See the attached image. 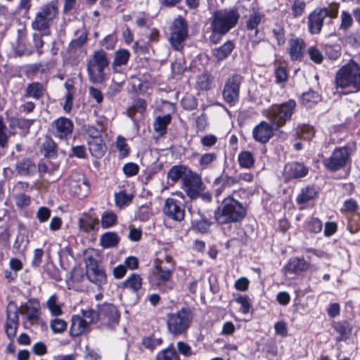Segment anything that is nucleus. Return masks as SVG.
Returning a JSON list of instances; mask_svg holds the SVG:
<instances>
[{"label":"nucleus","instance_id":"obj_12","mask_svg":"<svg viewBox=\"0 0 360 360\" xmlns=\"http://www.w3.org/2000/svg\"><path fill=\"white\" fill-rule=\"evenodd\" d=\"M68 192L78 198L85 197L89 191V185L85 176L80 173L72 174L65 181Z\"/></svg>","mask_w":360,"mask_h":360},{"label":"nucleus","instance_id":"obj_40","mask_svg":"<svg viewBox=\"0 0 360 360\" xmlns=\"http://www.w3.org/2000/svg\"><path fill=\"white\" fill-rule=\"evenodd\" d=\"M238 162L240 167L244 168H250L253 166L255 158L252 153L250 151H242L238 155Z\"/></svg>","mask_w":360,"mask_h":360},{"label":"nucleus","instance_id":"obj_62","mask_svg":"<svg viewBox=\"0 0 360 360\" xmlns=\"http://www.w3.org/2000/svg\"><path fill=\"white\" fill-rule=\"evenodd\" d=\"M275 77L277 83H283L288 79V73L284 67L279 66L275 70Z\"/></svg>","mask_w":360,"mask_h":360},{"label":"nucleus","instance_id":"obj_30","mask_svg":"<svg viewBox=\"0 0 360 360\" xmlns=\"http://www.w3.org/2000/svg\"><path fill=\"white\" fill-rule=\"evenodd\" d=\"M120 238L115 232H106L100 238V245L103 248H112L117 245Z\"/></svg>","mask_w":360,"mask_h":360},{"label":"nucleus","instance_id":"obj_52","mask_svg":"<svg viewBox=\"0 0 360 360\" xmlns=\"http://www.w3.org/2000/svg\"><path fill=\"white\" fill-rule=\"evenodd\" d=\"M178 352L185 357H190L194 354L191 347L186 342L179 341L176 343Z\"/></svg>","mask_w":360,"mask_h":360},{"label":"nucleus","instance_id":"obj_11","mask_svg":"<svg viewBox=\"0 0 360 360\" xmlns=\"http://www.w3.org/2000/svg\"><path fill=\"white\" fill-rule=\"evenodd\" d=\"M188 37L186 21L181 17L176 18L172 25L169 41L172 47L176 51L184 48V42Z\"/></svg>","mask_w":360,"mask_h":360},{"label":"nucleus","instance_id":"obj_46","mask_svg":"<svg viewBox=\"0 0 360 360\" xmlns=\"http://www.w3.org/2000/svg\"><path fill=\"white\" fill-rule=\"evenodd\" d=\"M67 322L62 319L56 318L50 322V327L54 333H62L67 329Z\"/></svg>","mask_w":360,"mask_h":360},{"label":"nucleus","instance_id":"obj_25","mask_svg":"<svg viewBox=\"0 0 360 360\" xmlns=\"http://www.w3.org/2000/svg\"><path fill=\"white\" fill-rule=\"evenodd\" d=\"M130 53L127 49H119L115 52L112 68L115 72H121L122 66L127 65Z\"/></svg>","mask_w":360,"mask_h":360},{"label":"nucleus","instance_id":"obj_23","mask_svg":"<svg viewBox=\"0 0 360 360\" xmlns=\"http://www.w3.org/2000/svg\"><path fill=\"white\" fill-rule=\"evenodd\" d=\"M86 275L91 283H94L99 288L106 283L107 276L104 269L101 266L86 270Z\"/></svg>","mask_w":360,"mask_h":360},{"label":"nucleus","instance_id":"obj_13","mask_svg":"<svg viewBox=\"0 0 360 360\" xmlns=\"http://www.w3.org/2000/svg\"><path fill=\"white\" fill-rule=\"evenodd\" d=\"M242 82L243 77L239 75H231L226 80L222 96L226 103L232 105L238 101Z\"/></svg>","mask_w":360,"mask_h":360},{"label":"nucleus","instance_id":"obj_64","mask_svg":"<svg viewBox=\"0 0 360 360\" xmlns=\"http://www.w3.org/2000/svg\"><path fill=\"white\" fill-rule=\"evenodd\" d=\"M314 135V128L309 125H304L300 128V136L302 139L310 140Z\"/></svg>","mask_w":360,"mask_h":360},{"label":"nucleus","instance_id":"obj_61","mask_svg":"<svg viewBox=\"0 0 360 360\" xmlns=\"http://www.w3.org/2000/svg\"><path fill=\"white\" fill-rule=\"evenodd\" d=\"M51 216V210L46 207H40L37 212V217L40 222H45Z\"/></svg>","mask_w":360,"mask_h":360},{"label":"nucleus","instance_id":"obj_58","mask_svg":"<svg viewBox=\"0 0 360 360\" xmlns=\"http://www.w3.org/2000/svg\"><path fill=\"white\" fill-rule=\"evenodd\" d=\"M15 204L18 207H22L30 204V197L24 193L17 194L14 197Z\"/></svg>","mask_w":360,"mask_h":360},{"label":"nucleus","instance_id":"obj_56","mask_svg":"<svg viewBox=\"0 0 360 360\" xmlns=\"http://www.w3.org/2000/svg\"><path fill=\"white\" fill-rule=\"evenodd\" d=\"M322 222L317 218L311 219L307 225L308 230L314 233H319L322 230Z\"/></svg>","mask_w":360,"mask_h":360},{"label":"nucleus","instance_id":"obj_33","mask_svg":"<svg viewBox=\"0 0 360 360\" xmlns=\"http://www.w3.org/2000/svg\"><path fill=\"white\" fill-rule=\"evenodd\" d=\"M35 165L30 159H23L16 163L17 172L23 176H27L35 171Z\"/></svg>","mask_w":360,"mask_h":360},{"label":"nucleus","instance_id":"obj_7","mask_svg":"<svg viewBox=\"0 0 360 360\" xmlns=\"http://www.w3.org/2000/svg\"><path fill=\"white\" fill-rule=\"evenodd\" d=\"M109 65L107 53L103 50L95 51L87 63V72L91 82L101 83L105 79L104 70Z\"/></svg>","mask_w":360,"mask_h":360},{"label":"nucleus","instance_id":"obj_14","mask_svg":"<svg viewBox=\"0 0 360 360\" xmlns=\"http://www.w3.org/2000/svg\"><path fill=\"white\" fill-rule=\"evenodd\" d=\"M181 188L190 198L196 199L204 191L205 185L201 177L191 171L184 179Z\"/></svg>","mask_w":360,"mask_h":360},{"label":"nucleus","instance_id":"obj_24","mask_svg":"<svg viewBox=\"0 0 360 360\" xmlns=\"http://www.w3.org/2000/svg\"><path fill=\"white\" fill-rule=\"evenodd\" d=\"M191 172V170L185 165H174L169 169L167 178L172 181V184L176 183L180 179L184 182V179Z\"/></svg>","mask_w":360,"mask_h":360},{"label":"nucleus","instance_id":"obj_4","mask_svg":"<svg viewBox=\"0 0 360 360\" xmlns=\"http://www.w3.org/2000/svg\"><path fill=\"white\" fill-rule=\"evenodd\" d=\"M191 309L182 307L176 312L167 314V327L169 334L174 337L186 335L193 320Z\"/></svg>","mask_w":360,"mask_h":360},{"label":"nucleus","instance_id":"obj_49","mask_svg":"<svg viewBox=\"0 0 360 360\" xmlns=\"http://www.w3.org/2000/svg\"><path fill=\"white\" fill-rule=\"evenodd\" d=\"M162 343V339L160 338H155V337H146L143 339V346L148 349L150 351H153L158 346L160 345Z\"/></svg>","mask_w":360,"mask_h":360},{"label":"nucleus","instance_id":"obj_8","mask_svg":"<svg viewBox=\"0 0 360 360\" xmlns=\"http://www.w3.org/2000/svg\"><path fill=\"white\" fill-rule=\"evenodd\" d=\"M98 319L97 312L93 309L82 310L81 314L72 316L70 334L79 336L90 330V326Z\"/></svg>","mask_w":360,"mask_h":360},{"label":"nucleus","instance_id":"obj_26","mask_svg":"<svg viewBox=\"0 0 360 360\" xmlns=\"http://www.w3.org/2000/svg\"><path fill=\"white\" fill-rule=\"evenodd\" d=\"M309 266V262L304 258L293 257L288 261L285 268L290 273L299 274L307 270Z\"/></svg>","mask_w":360,"mask_h":360},{"label":"nucleus","instance_id":"obj_34","mask_svg":"<svg viewBox=\"0 0 360 360\" xmlns=\"http://www.w3.org/2000/svg\"><path fill=\"white\" fill-rule=\"evenodd\" d=\"M172 117L169 114L163 116H158L153 123V129L160 135L166 133L167 125L171 122Z\"/></svg>","mask_w":360,"mask_h":360},{"label":"nucleus","instance_id":"obj_35","mask_svg":"<svg viewBox=\"0 0 360 360\" xmlns=\"http://www.w3.org/2000/svg\"><path fill=\"white\" fill-rule=\"evenodd\" d=\"M213 77L208 72L200 75L196 81L195 87L200 91H208L211 88Z\"/></svg>","mask_w":360,"mask_h":360},{"label":"nucleus","instance_id":"obj_47","mask_svg":"<svg viewBox=\"0 0 360 360\" xmlns=\"http://www.w3.org/2000/svg\"><path fill=\"white\" fill-rule=\"evenodd\" d=\"M97 257V253H96L94 250L86 253L84 259L86 270H89L99 266L96 258Z\"/></svg>","mask_w":360,"mask_h":360},{"label":"nucleus","instance_id":"obj_57","mask_svg":"<svg viewBox=\"0 0 360 360\" xmlns=\"http://www.w3.org/2000/svg\"><path fill=\"white\" fill-rule=\"evenodd\" d=\"M28 243V239L26 236L22 233L17 235L13 243V249L17 251L21 250L22 247H25Z\"/></svg>","mask_w":360,"mask_h":360},{"label":"nucleus","instance_id":"obj_31","mask_svg":"<svg viewBox=\"0 0 360 360\" xmlns=\"http://www.w3.org/2000/svg\"><path fill=\"white\" fill-rule=\"evenodd\" d=\"M234 49V44L231 41L225 42L222 46L213 50V55L217 60L221 61L226 58Z\"/></svg>","mask_w":360,"mask_h":360},{"label":"nucleus","instance_id":"obj_59","mask_svg":"<svg viewBox=\"0 0 360 360\" xmlns=\"http://www.w3.org/2000/svg\"><path fill=\"white\" fill-rule=\"evenodd\" d=\"M309 58L316 63H321L323 61L321 52L316 47H310L308 50Z\"/></svg>","mask_w":360,"mask_h":360},{"label":"nucleus","instance_id":"obj_45","mask_svg":"<svg viewBox=\"0 0 360 360\" xmlns=\"http://www.w3.org/2000/svg\"><path fill=\"white\" fill-rule=\"evenodd\" d=\"M132 198L133 195L127 194L125 191H120L115 195V204L120 208L128 205Z\"/></svg>","mask_w":360,"mask_h":360},{"label":"nucleus","instance_id":"obj_19","mask_svg":"<svg viewBox=\"0 0 360 360\" xmlns=\"http://www.w3.org/2000/svg\"><path fill=\"white\" fill-rule=\"evenodd\" d=\"M164 214L169 218L180 221L184 218V209L180 201L174 198H167L163 207Z\"/></svg>","mask_w":360,"mask_h":360},{"label":"nucleus","instance_id":"obj_54","mask_svg":"<svg viewBox=\"0 0 360 360\" xmlns=\"http://www.w3.org/2000/svg\"><path fill=\"white\" fill-rule=\"evenodd\" d=\"M87 40V34L86 32H82L78 38L72 40L70 42L69 47L71 49H77L81 48Z\"/></svg>","mask_w":360,"mask_h":360},{"label":"nucleus","instance_id":"obj_44","mask_svg":"<svg viewBox=\"0 0 360 360\" xmlns=\"http://www.w3.org/2000/svg\"><path fill=\"white\" fill-rule=\"evenodd\" d=\"M262 20V15L258 12H253L248 18L246 22V27L249 30H256L257 32V27Z\"/></svg>","mask_w":360,"mask_h":360},{"label":"nucleus","instance_id":"obj_20","mask_svg":"<svg viewBox=\"0 0 360 360\" xmlns=\"http://www.w3.org/2000/svg\"><path fill=\"white\" fill-rule=\"evenodd\" d=\"M306 44L302 39L295 37L288 40V52L292 60H301Z\"/></svg>","mask_w":360,"mask_h":360},{"label":"nucleus","instance_id":"obj_18","mask_svg":"<svg viewBox=\"0 0 360 360\" xmlns=\"http://www.w3.org/2000/svg\"><path fill=\"white\" fill-rule=\"evenodd\" d=\"M97 314L98 319L110 327H114L119 322L120 314L116 307L112 304L102 305Z\"/></svg>","mask_w":360,"mask_h":360},{"label":"nucleus","instance_id":"obj_22","mask_svg":"<svg viewBox=\"0 0 360 360\" xmlns=\"http://www.w3.org/2000/svg\"><path fill=\"white\" fill-rule=\"evenodd\" d=\"M154 268H160L162 270L169 271L174 272V262L172 257L167 255L165 250L160 251L157 253V257L154 261Z\"/></svg>","mask_w":360,"mask_h":360},{"label":"nucleus","instance_id":"obj_21","mask_svg":"<svg viewBox=\"0 0 360 360\" xmlns=\"http://www.w3.org/2000/svg\"><path fill=\"white\" fill-rule=\"evenodd\" d=\"M153 276L157 281V284L164 292H167L173 288V284L169 283L173 272L153 268Z\"/></svg>","mask_w":360,"mask_h":360},{"label":"nucleus","instance_id":"obj_1","mask_svg":"<svg viewBox=\"0 0 360 360\" xmlns=\"http://www.w3.org/2000/svg\"><path fill=\"white\" fill-rule=\"evenodd\" d=\"M25 316L31 324L36 323L40 318L41 306L38 300L32 298L18 307L11 301L6 308V321L5 330L7 337L13 340L16 335L18 327V314Z\"/></svg>","mask_w":360,"mask_h":360},{"label":"nucleus","instance_id":"obj_15","mask_svg":"<svg viewBox=\"0 0 360 360\" xmlns=\"http://www.w3.org/2000/svg\"><path fill=\"white\" fill-rule=\"evenodd\" d=\"M349 158V153L347 148H337L329 158L323 160V165L331 171H337L345 166Z\"/></svg>","mask_w":360,"mask_h":360},{"label":"nucleus","instance_id":"obj_32","mask_svg":"<svg viewBox=\"0 0 360 360\" xmlns=\"http://www.w3.org/2000/svg\"><path fill=\"white\" fill-rule=\"evenodd\" d=\"M156 360H180L179 355L174 348L173 344L160 352L155 356Z\"/></svg>","mask_w":360,"mask_h":360},{"label":"nucleus","instance_id":"obj_39","mask_svg":"<svg viewBox=\"0 0 360 360\" xmlns=\"http://www.w3.org/2000/svg\"><path fill=\"white\" fill-rule=\"evenodd\" d=\"M317 191L314 187H307L302 190L297 198L299 204H302L312 200L316 197Z\"/></svg>","mask_w":360,"mask_h":360},{"label":"nucleus","instance_id":"obj_38","mask_svg":"<svg viewBox=\"0 0 360 360\" xmlns=\"http://www.w3.org/2000/svg\"><path fill=\"white\" fill-rule=\"evenodd\" d=\"M46 306L52 316H58L63 314V310L58 304V296L56 294L49 297L46 302Z\"/></svg>","mask_w":360,"mask_h":360},{"label":"nucleus","instance_id":"obj_5","mask_svg":"<svg viewBox=\"0 0 360 360\" xmlns=\"http://www.w3.org/2000/svg\"><path fill=\"white\" fill-rule=\"evenodd\" d=\"M335 83L338 87H352L355 92L360 91V67L354 61L342 66L337 72Z\"/></svg>","mask_w":360,"mask_h":360},{"label":"nucleus","instance_id":"obj_29","mask_svg":"<svg viewBox=\"0 0 360 360\" xmlns=\"http://www.w3.org/2000/svg\"><path fill=\"white\" fill-rule=\"evenodd\" d=\"M44 93V86L37 82L29 84L25 89V97H31L39 100L43 97Z\"/></svg>","mask_w":360,"mask_h":360},{"label":"nucleus","instance_id":"obj_63","mask_svg":"<svg viewBox=\"0 0 360 360\" xmlns=\"http://www.w3.org/2000/svg\"><path fill=\"white\" fill-rule=\"evenodd\" d=\"M122 170L127 176H131L136 175L138 173L139 167L135 163L129 162L124 165Z\"/></svg>","mask_w":360,"mask_h":360},{"label":"nucleus","instance_id":"obj_17","mask_svg":"<svg viewBox=\"0 0 360 360\" xmlns=\"http://www.w3.org/2000/svg\"><path fill=\"white\" fill-rule=\"evenodd\" d=\"M276 126L266 121H262L252 130V137L257 142L261 143H267L274 134Z\"/></svg>","mask_w":360,"mask_h":360},{"label":"nucleus","instance_id":"obj_51","mask_svg":"<svg viewBox=\"0 0 360 360\" xmlns=\"http://www.w3.org/2000/svg\"><path fill=\"white\" fill-rule=\"evenodd\" d=\"M86 134L89 136V139H102L101 132H102V126L98 125V127H96L92 125H88L85 127Z\"/></svg>","mask_w":360,"mask_h":360},{"label":"nucleus","instance_id":"obj_27","mask_svg":"<svg viewBox=\"0 0 360 360\" xmlns=\"http://www.w3.org/2000/svg\"><path fill=\"white\" fill-rule=\"evenodd\" d=\"M88 144L89 151L93 156L101 158L104 155L106 146L102 139H88Z\"/></svg>","mask_w":360,"mask_h":360},{"label":"nucleus","instance_id":"obj_55","mask_svg":"<svg viewBox=\"0 0 360 360\" xmlns=\"http://www.w3.org/2000/svg\"><path fill=\"white\" fill-rule=\"evenodd\" d=\"M217 159V155L214 153H208L203 154L200 160L199 163L202 168H207Z\"/></svg>","mask_w":360,"mask_h":360},{"label":"nucleus","instance_id":"obj_9","mask_svg":"<svg viewBox=\"0 0 360 360\" xmlns=\"http://www.w3.org/2000/svg\"><path fill=\"white\" fill-rule=\"evenodd\" d=\"M295 105V101L289 100L281 105H274L267 110L266 117L276 126V129L283 127L290 119Z\"/></svg>","mask_w":360,"mask_h":360},{"label":"nucleus","instance_id":"obj_50","mask_svg":"<svg viewBox=\"0 0 360 360\" xmlns=\"http://www.w3.org/2000/svg\"><path fill=\"white\" fill-rule=\"evenodd\" d=\"M341 23L340 25V29L342 30H347L350 28L353 25V18L349 13L347 11H342L341 13Z\"/></svg>","mask_w":360,"mask_h":360},{"label":"nucleus","instance_id":"obj_43","mask_svg":"<svg viewBox=\"0 0 360 360\" xmlns=\"http://www.w3.org/2000/svg\"><path fill=\"white\" fill-rule=\"evenodd\" d=\"M117 215L112 212H104L101 218V226L103 229H108L117 222Z\"/></svg>","mask_w":360,"mask_h":360},{"label":"nucleus","instance_id":"obj_53","mask_svg":"<svg viewBox=\"0 0 360 360\" xmlns=\"http://www.w3.org/2000/svg\"><path fill=\"white\" fill-rule=\"evenodd\" d=\"M7 127L4 122L3 117L0 116V148H5L8 144V136L6 134Z\"/></svg>","mask_w":360,"mask_h":360},{"label":"nucleus","instance_id":"obj_6","mask_svg":"<svg viewBox=\"0 0 360 360\" xmlns=\"http://www.w3.org/2000/svg\"><path fill=\"white\" fill-rule=\"evenodd\" d=\"M338 4H333L328 8H316L310 13L308 18L309 31L312 34H319L323 27L325 19L328 18V23L331 24L333 20L338 14Z\"/></svg>","mask_w":360,"mask_h":360},{"label":"nucleus","instance_id":"obj_60","mask_svg":"<svg viewBox=\"0 0 360 360\" xmlns=\"http://www.w3.org/2000/svg\"><path fill=\"white\" fill-rule=\"evenodd\" d=\"M305 4L301 0H295L292 8V14L295 18L300 16L304 10Z\"/></svg>","mask_w":360,"mask_h":360},{"label":"nucleus","instance_id":"obj_36","mask_svg":"<svg viewBox=\"0 0 360 360\" xmlns=\"http://www.w3.org/2000/svg\"><path fill=\"white\" fill-rule=\"evenodd\" d=\"M122 285L134 292H136L142 286V278L140 275L132 274L122 283Z\"/></svg>","mask_w":360,"mask_h":360},{"label":"nucleus","instance_id":"obj_48","mask_svg":"<svg viewBox=\"0 0 360 360\" xmlns=\"http://www.w3.org/2000/svg\"><path fill=\"white\" fill-rule=\"evenodd\" d=\"M215 183L222 185L223 187H231L233 185L238 184V179L236 176L223 175L217 178Z\"/></svg>","mask_w":360,"mask_h":360},{"label":"nucleus","instance_id":"obj_3","mask_svg":"<svg viewBox=\"0 0 360 360\" xmlns=\"http://www.w3.org/2000/svg\"><path fill=\"white\" fill-rule=\"evenodd\" d=\"M246 215V209L241 202L231 196L223 200L214 210V219L219 224H227L242 221Z\"/></svg>","mask_w":360,"mask_h":360},{"label":"nucleus","instance_id":"obj_28","mask_svg":"<svg viewBox=\"0 0 360 360\" xmlns=\"http://www.w3.org/2000/svg\"><path fill=\"white\" fill-rule=\"evenodd\" d=\"M285 171L289 177L297 179L306 176L308 168L302 163L292 162L285 167Z\"/></svg>","mask_w":360,"mask_h":360},{"label":"nucleus","instance_id":"obj_10","mask_svg":"<svg viewBox=\"0 0 360 360\" xmlns=\"http://www.w3.org/2000/svg\"><path fill=\"white\" fill-rule=\"evenodd\" d=\"M58 8L53 2L43 6L32 22V27L38 31L49 29L50 22L56 17Z\"/></svg>","mask_w":360,"mask_h":360},{"label":"nucleus","instance_id":"obj_16","mask_svg":"<svg viewBox=\"0 0 360 360\" xmlns=\"http://www.w3.org/2000/svg\"><path fill=\"white\" fill-rule=\"evenodd\" d=\"M74 129L72 121L67 117H60L51 123L53 135L61 140L68 139L71 136Z\"/></svg>","mask_w":360,"mask_h":360},{"label":"nucleus","instance_id":"obj_41","mask_svg":"<svg viewBox=\"0 0 360 360\" xmlns=\"http://www.w3.org/2000/svg\"><path fill=\"white\" fill-rule=\"evenodd\" d=\"M272 33L277 41L278 45L281 46L285 44V30L283 23L276 22L273 26Z\"/></svg>","mask_w":360,"mask_h":360},{"label":"nucleus","instance_id":"obj_42","mask_svg":"<svg viewBox=\"0 0 360 360\" xmlns=\"http://www.w3.org/2000/svg\"><path fill=\"white\" fill-rule=\"evenodd\" d=\"M42 153L45 156L53 157L56 153V143L49 137H46L42 143Z\"/></svg>","mask_w":360,"mask_h":360},{"label":"nucleus","instance_id":"obj_2","mask_svg":"<svg viewBox=\"0 0 360 360\" xmlns=\"http://www.w3.org/2000/svg\"><path fill=\"white\" fill-rule=\"evenodd\" d=\"M240 19V14L236 8H221L214 11L209 18L211 34L210 40L217 44L221 37L234 28Z\"/></svg>","mask_w":360,"mask_h":360},{"label":"nucleus","instance_id":"obj_37","mask_svg":"<svg viewBox=\"0 0 360 360\" xmlns=\"http://www.w3.org/2000/svg\"><path fill=\"white\" fill-rule=\"evenodd\" d=\"M79 229L84 232L96 231L98 230V219L94 218L79 219Z\"/></svg>","mask_w":360,"mask_h":360}]
</instances>
